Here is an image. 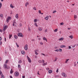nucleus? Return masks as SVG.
I'll use <instances>...</instances> for the list:
<instances>
[{
	"label": "nucleus",
	"mask_w": 78,
	"mask_h": 78,
	"mask_svg": "<svg viewBox=\"0 0 78 78\" xmlns=\"http://www.w3.org/2000/svg\"><path fill=\"white\" fill-rule=\"evenodd\" d=\"M62 75L64 78H66L67 77V74L64 72H62Z\"/></svg>",
	"instance_id": "nucleus-2"
},
{
	"label": "nucleus",
	"mask_w": 78,
	"mask_h": 78,
	"mask_svg": "<svg viewBox=\"0 0 78 78\" xmlns=\"http://www.w3.org/2000/svg\"><path fill=\"white\" fill-rule=\"evenodd\" d=\"M60 48H66V46L65 45H62L60 46Z\"/></svg>",
	"instance_id": "nucleus-7"
},
{
	"label": "nucleus",
	"mask_w": 78,
	"mask_h": 78,
	"mask_svg": "<svg viewBox=\"0 0 78 78\" xmlns=\"http://www.w3.org/2000/svg\"><path fill=\"white\" fill-rule=\"evenodd\" d=\"M8 61H9V60H6V62H5V64H7V63H8Z\"/></svg>",
	"instance_id": "nucleus-38"
},
{
	"label": "nucleus",
	"mask_w": 78,
	"mask_h": 78,
	"mask_svg": "<svg viewBox=\"0 0 78 78\" xmlns=\"http://www.w3.org/2000/svg\"><path fill=\"white\" fill-rule=\"evenodd\" d=\"M15 25V23H13L12 26H14Z\"/></svg>",
	"instance_id": "nucleus-60"
},
{
	"label": "nucleus",
	"mask_w": 78,
	"mask_h": 78,
	"mask_svg": "<svg viewBox=\"0 0 78 78\" xmlns=\"http://www.w3.org/2000/svg\"><path fill=\"white\" fill-rule=\"evenodd\" d=\"M37 51H38V50H35V53L37 52Z\"/></svg>",
	"instance_id": "nucleus-51"
},
{
	"label": "nucleus",
	"mask_w": 78,
	"mask_h": 78,
	"mask_svg": "<svg viewBox=\"0 0 78 78\" xmlns=\"http://www.w3.org/2000/svg\"><path fill=\"white\" fill-rule=\"evenodd\" d=\"M54 51H57V52H58V51H59V49H56Z\"/></svg>",
	"instance_id": "nucleus-30"
},
{
	"label": "nucleus",
	"mask_w": 78,
	"mask_h": 78,
	"mask_svg": "<svg viewBox=\"0 0 78 78\" xmlns=\"http://www.w3.org/2000/svg\"><path fill=\"white\" fill-rule=\"evenodd\" d=\"M0 16L1 17H3V14H0Z\"/></svg>",
	"instance_id": "nucleus-42"
},
{
	"label": "nucleus",
	"mask_w": 78,
	"mask_h": 78,
	"mask_svg": "<svg viewBox=\"0 0 78 78\" xmlns=\"http://www.w3.org/2000/svg\"><path fill=\"white\" fill-rule=\"evenodd\" d=\"M7 19L9 20H11V17H10V16H8Z\"/></svg>",
	"instance_id": "nucleus-23"
},
{
	"label": "nucleus",
	"mask_w": 78,
	"mask_h": 78,
	"mask_svg": "<svg viewBox=\"0 0 78 78\" xmlns=\"http://www.w3.org/2000/svg\"><path fill=\"white\" fill-rule=\"evenodd\" d=\"M15 17H16V19H18V18H19V15H18V14H16V15Z\"/></svg>",
	"instance_id": "nucleus-15"
},
{
	"label": "nucleus",
	"mask_w": 78,
	"mask_h": 78,
	"mask_svg": "<svg viewBox=\"0 0 78 78\" xmlns=\"http://www.w3.org/2000/svg\"><path fill=\"white\" fill-rule=\"evenodd\" d=\"M16 44L17 46V47H19V46L17 44V43H16Z\"/></svg>",
	"instance_id": "nucleus-50"
},
{
	"label": "nucleus",
	"mask_w": 78,
	"mask_h": 78,
	"mask_svg": "<svg viewBox=\"0 0 78 78\" xmlns=\"http://www.w3.org/2000/svg\"><path fill=\"white\" fill-rule=\"evenodd\" d=\"M68 48H69L68 49H71V48H72V47H70V46H69L68 47Z\"/></svg>",
	"instance_id": "nucleus-44"
},
{
	"label": "nucleus",
	"mask_w": 78,
	"mask_h": 78,
	"mask_svg": "<svg viewBox=\"0 0 78 78\" xmlns=\"http://www.w3.org/2000/svg\"><path fill=\"white\" fill-rule=\"evenodd\" d=\"M8 28V26L5 25V24L4 25V28L3 29V31H5V30Z\"/></svg>",
	"instance_id": "nucleus-1"
},
{
	"label": "nucleus",
	"mask_w": 78,
	"mask_h": 78,
	"mask_svg": "<svg viewBox=\"0 0 78 78\" xmlns=\"http://www.w3.org/2000/svg\"><path fill=\"white\" fill-rule=\"evenodd\" d=\"M9 20L7 19L6 20V22L7 23H8V22H9Z\"/></svg>",
	"instance_id": "nucleus-37"
},
{
	"label": "nucleus",
	"mask_w": 78,
	"mask_h": 78,
	"mask_svg": "<svg viewBox=\"0 0 78 78\" xmlns=\"http://www.w3.org/2000/svg\"><path fill=\"white\" fill-rule=\"evenodd\" d=\"M55 12H56V10H54L53 12V13H55Z\"/></svg>",
	"instance_id": "nucleus-52"
},
{
	"label": "nucleus",
	"mask_w": 78,
	"mask_h": 78,
	"mask_svg": "<svg viewBox=\"0 0 78 78\" xmlns=\"http://www.w3.org/2000/svg\"><path fill=\"white\" fill-rule=\"evenodd\" d=\"M38 12L39 14H41V10H39L38 11Z\"/></svg>",
	"instance_id": "nucleus-45"
},
{
	"label": "nucleus",
	"mask_w": 78,
	"mask_h": 78,
	"mask_svg": "<svg viewBox=\"0 0 78 78\" xmlns=\"http://www.w3.org/2000/svg\"><path fill=\"white\" fill-rule=\"evenodd\" d=\"M34 25H35V26H36V27H38V26H37V23H34Z\"/></svg>",
	"instance_id": "nucleus-27"
},
{
	"label": "nucleus",
	"mask_w": 78,
	"mask_h": 78,
	"mask_svg": "<svg viewBox=\"0 0 78 78\" xmlns=\"http://www.w3.org/2000/svg\"><path fill=\"white\" fill-rule=\"evenodd\" d=\"M10 7H11V8H14V7L12 6V4H10Z\"/></svg>",
	"instance_id": "nucleus-18"
},
{
	"label": "nucleus",
	"mask_w": 78,
	"mask_h": 78,
	"mask_svg": "<svg viewBox=\"0 0 78 78\" xmlns=\"http://www.w3.org/2000/svg\"><path fill=\"white\" fill-rule=\"evenodd\" d=\"M29 5V3H28V2H26L25 4V6L26 7H27V5Z\"/></svg>",
	"instance_id": "nucleus-11"
},
{
	"label": "nucleus",
	"mask_w": 78,
	"mask_h": 78,
	"mask_svg": "<svg viewBox=\"0 0 78 78\" xmlns=\"http://www.w3.org/2000/svg\"><path fill=\"white\" fill-rule=\"evenodd\" d=\"M22 60H20L18 62V63H19V64H20V63H22Z\"/></svg>",
	"instance_id": "nucleus-32"
},
{
	"label": "nucleus",
	"mask_w": 78,
	"mask_h": 78,
	"mask_svg": "<svg viewBox=\"0 0 78 78\" xmlns=\"http://www.w3.org/2000/svg\"><path fill=\"white\" fill-rule=\"evenodd\" d=\"M58 70H59V69H57V70L56 71V73H58Z\"/></svg>",
	"instance_id": "nucleus-47"
},
{
	"label": "nucleus",
	"mask_w": 78,
	"mask_h": 78,
	"mask_svg": "<svg viewBox=\"0 0 78 78\" xmlns=\"http://www.w3.org/2000/svg\"><path fill=\"white\" fill-rule=\"evenodd\" d=\"M11 37H12V35H9V39H11Z\"/></svg>",
	"instance_id": "nucleus-33"
},
{
	"label": "nucleus",
	"mask_w": 78,
	"mask_h": 78,
	"mask_svg": "<svg viewBox=\"0 0 78 78\" xmlns=\"http://www.w3.org/2000/svg\"><path fill=\"white\" fill-rule=\"evenodd\" d=\"M76 66V64H74V66H75H75Z\"/></svg>",
	"instance_id": "nucleus-64"
},
{
	"label": "nucleus",
	"mask_w": 78,
	"mask_h": 78,
	"mask_svg": "<svg viewBox=\"0 0 78 78\" xmlns=\"http://www.w3.org/2000/svg\"><path fill=\"white\" fill-rule=\"evenodd\" d=\"M46 69L47 70H49V68H46Z\"/></svg>",
	"instance_id": "nucleus-54"
},
{
	"label": "nucleus",
	"mask_w": 78,
	"mask_h": 78,
	"mask_svg": "<svg viewBox=\"0 0 78 78\" xmlns=\"http://www.w3.org/2000/svg\"><path fill=\"white\" fill-rule=\"evenodd\" d=\"M69 61V59H66L65 62V63L66 64H67V62H68V61Z\"/></svg>",
	"instance_id": "nucleus-17"
},
{
	"label": "nucleus",
	"mask_w": 78,
	"mask_h": 78,
	"mask_svg": "<svg viewBox=\"0 0 78 78\" xmlns=\"http://www.w3.org/2000/svg\"><path fill=\"white\" fill-rule=\"evenodd\" d=\"M4 68H5L6 69H8V67H7V65H6V64H4Z\"/></svg>",
	"instance_id": "nucleus-8"
},
{
	"label": "nucleus",
	"mask_w": 78,
	"mask_h": 78,
	"mask_svg": "<svg viewBox=\"0 0 78 78\" xmlns=\"http://www.w3.org/2000/svg\"><path fill=\"white\" fill-rule=\"evenodd\" d=\"M28 45L27 44H26L25 45V46L24 47V49L25 50H28Z\"/></svg>",
	"instance_id": "nucleus-6"
},
{
	"label": "nucleus",
	"mask_w": 78,
	"mask_h": 78,
	"mask_svg": "<svg viewBox=\"0 0 78 78\" xmlns=\"http://www.w3.org/2000/svg\"><path fill=\"white\" fill-rule=\"evenodd\" d=\"M57 61V60L55 59V60H54V62H55V61Z\"/></svg>",
	"instance_id": "nucleus-62"
},
{
	"label": "nucleus",
	"mask_w": 78,
	"mask_h": 78,
	"mask_svg": "<svg viewBox=\"0 0 78 78\" xmlns=\"http://www.w3.org/2000/svg\"><path fill=\"white\" fill-rule=\"evenodd\" d=\"M13 23L16 24V20H14L13 21Z\"/></svg>",
	"instance_id": "nucleus-22"
},
{
	"label": "nucleus",
	"mask_w": 78,
	"mask_h": 78,
	"mask_svg": "<svg viewBox=\"0 0 78 78\" xmlns=\"http://www.w3.org/2000/svg\"><path fill=\"white\" fill-rule=\"evenodd\" d=\"M1 78H5V77H4V75H1Z\"/></svg>",
	"instance_id": "nucleus-31"
},
{
	"label": "nucleus",
	"mask_w": 78,
	"mask_h": 78,
	"mask_svg": "<svg viewBox=\"0 0 78 78\" xmlns=\"http://www.w3.org/2000/svg\"><path fill=\"white\" fill-rule=\"evenodd\" d=\"M18 36H20V37H23V35H22L21 33H20L18 34Z\"/></svg>",
	"instance_id": "nucleus-5"
},
{
	"label": "nucleus",
	"mask_w": 78,
	"mask_h": 78,
	"mask_svg": "<svg viewBox=\"0 0 78 78\" xmlns=\"http://www.w3.org/2000/svg\"><path fill=\"white\" fill-rule=\"evenodd\" d=\"M2 3L0 2V9L1 8V7H2Z\"/></svg>",
	"instance_id": "nucleus-39"
},
{
	"label": "nucleus",
	"mask_w": 78,
	"mask_h": 78,
	"mask_svg": "<svg viewBox=\"0 0 78 78\" xmlns=\"http://www.w3.org/2000/svg\"><path fill=\"white\" fill-rule=\"evenodd\" d=\"M14 75L15 76H19V73L17 72H16L15 73Z\"/></svg>",
	"instance_id": "nucleus-4"
},
{
	"label": "nucleus",
	"mask_w": 78,
	"mask_h": 78,
	"mask_svg": "<svg viewBox=\"0 0 78 78\" xmlns=\"http://www.w3.org/2000/svg\"><path fill=\"white\" fill-rule=\"evenodd\" d=\"M13 73V71L12 70V69H11L10 72V74H12V73Z\"/></svg>",
	"instance_id": "nucleus-21"
},
{
	"label": "nucleus",
	"mask_w": 78,
	"mask_h": 78,
	"mask_svg": "<svg viewBox=\"0 0 78 78\" xmlns=\"http://www.w3.org/2000/svg\"><path fill=\"white\" fill-rule=\"evenodd\" d=\"M27 58L28 60V62L30 63H31V59H30V58L28 56H27Z\"/></svg>",
	"instance_id": "nucleus-3"
},
{
	"label": "nucleus",
	"mask_w": 78,
	"mask_h": 78,
	"mask_svg": "<svg viewBox=\"0 0 78 78\" xmlns=\"http://www.w3.org/2000/svg\"><path fill=\"white\" fill-rule=\"evenodd\" d=\"M74 19H76L77 18V16L76 15H74Z\"/></svg>",
	"instance_id": "nucleus-36"
},
{
	"label": "nucleus",
	"mask_w": 78,
	"mask_h": 78,
	"mask_svg": "<svg viewBox=\"0 0 78 78\" xmlns=\"http://www.w3.org/2000/svg\"><path fill=\"white\" fill-rule=\"evenodd\" d=\"M40 44L41 45H43V43L42 42H41L40 43Z\"/></svg>",
	"instance_id": "nucleus-53"
},
{
	"label": "nucleus",
	"mask_w": 78,
	"mask_h": 78,
	"mask_svg": "<svg viewBox=\"0 0 78 78\" xmlns=\"http://www.w3.org/2000/svg\"><path fill=\"white\" fill-rule=\"evenodd\" d=\"M38 30L40 31H42V28H41V27H39L38 28Z\"/></svg>",
	"instance_id": "nucleus-9"
},
{
	"label": "nucleus",
	"mask_w": 78,
	"mask_h": 78,
	"mask_svg": "<svg viewBox=\"0 0 78 78\" xmlns=\"http://www.w3.org/2000/svg\"><path fill=\"white\" fill-rule=\"evenodd\" d=\"M2 74L3 73L2 72V71H1L0 70V75H2Z\"/></svg>",
	"instance_id": "nucleus-40"
},
{
	"label": "nucleus",
	"mask_w": 78,
	"mask_h": 78,
	"mask_svg": "<svg viewBox=\"0 0 78 78\" xmlns=\"http://www.w3.org/2000/svg\"><path fill=\"white\" fill-rule=\"evenodd\" d=\"M59 77V76L58 75H56L55 76V78H58Z\"/></svg>",
	"instance_id": "nucleus-43"
},
{
	"label": "nucleus",
	"mask_w": 78,
	"mask_h": 78,
	"mask_svg": "<svg viewBox=\"0 0 78 78\" xmlns=\"http://www.w3.org/2000/svg\"><path fill=\"white\" fill-rule=\"evenodd\" d=\"M21 54L22 55H25V52L24 51H22L21 52Z\"/></svg>",
	"instance_id": "nucleus-10"
},
{
	"label": "nucleus",
	"mask_w": 78,
	"mask_h": 78,
	"mask_svg": "<svg viewBox=\"0 0 78 78\" xmlns=\"http://www.w3.org/2000/svg\"><path fill=\"white\" fill-rule=\"evenodd\" d=\"M55 49H57V48H57V47H55Z\"/></svg>",
	"instance_id": "nucleus-57"
},
{
	"label": "nucleus",
	"mask_w": 78,
	"mask_h": 78,
	"mask_svg": "<svg viewBox=\"0 0 78 78\" xmlns=\"http://www.w3.org/2000/svg\"><path fill=\"white\" fill-rule=\"evenodd\" d=\"M35 54L36 55H38V53H37V52H35Z\"/></svg>",
	"instance_id": "nucleus-55"
},
{
	"label": "nucleus",
	"mask_w": 78,
	"mask_h": 78,
	"mask_svg": "<svg viewBox=\"0 0 78 78\" xmlns=\"http://www.w3.org/2000/svg\"><path fill=\"white\" fill-rule=\"evenodd\" d=\"M44 32L46 33V32H47V29H46L44 30Z\"/></svg>",
	"instance_id": "nucleus-46"
},
{
	"label": "nucleus",
	"mask_w": 78,
	"mask_h": 78,
	"mask_svg": "<svg viewBox=\"0 0 78 78\" xmlns=\"http://www.w3.org/2000/svg\"><path fill=\"white\" fill-rule=\"evenodd\" d=\"M59 51L60 52H62V49H61V48H59Z\"/></svg>",
	"instance_id": "nucleus-20"
},
{
	"label": "nucleus",
	"mask_w": 78,
	"mask_h": 78,
	"mask_svg": "<svg viewBox=\"0 0 78 78\" xmlns=\"http://www.w3.org/2000/svg\"><path fill=\"white\" fill-rule=\"evenodd\" d=\"M60 25H64V23H60Z\"/></svg>",
	"instance_id": "nucleus-41"
},
{
	"label": "nucleus",
	"mask_w": 78,
	"mask_h": 78,
	"mask_svg": "<svg viewBox=\"0 0 78 78\" xmlns=\"http://www.w3.org/2000/svg\"><path fill=\"white\" fill-rule=\"evenodd\" d=\"M14 37L15 38V39H17L18 38L17 36L16 35L14 36Z\"/></svg>",
	"instance_id": "nucleus-29"
},
{
	"label": "nucleus",
	"mask_w": 78,
	"mask_h": 78,
	"mask_svg": "<svg viewBox=\"0 0 78 78\" xmlns=\"http://www.w3.org/2000/svg\"><path fill=\"white\" fill-rule=\"evenodd\" d=\"M34 9V10H36V7H34V8H33Z\"/></svg>",
	"instance_id": "nucleus-34"
},
{
	"label": "nucleus",
	"mask_w": 78,
	"mask_h": 78,
	"mask_svg": "<svg viewBox=\"0 0 78 78\" xmlns=\"http://www.w3.org/2000/svg\"><path fill=\"white\" fill-rule=\"evenodd\" d=\"M2 42L1 41H0V45H2Z\"/></svg>",
	"instance_id": "nucleus-61"
},
{
	"label": "nucleus",
	"mask_w": 78,
	"mask_h": 78,
	"mask_svg": "<svg viewBox=\"0 0 78 78\" xmlns=\"http://www.w3.org/2000/svg\"><path fill=\"white\" fill-rule=\"evenodd\" d=\"M73 37L72 35L69 36V37H70V38H71V39H73Z\"/></svg>",
	"instance_id": "nucleus-26"
},
{
	"label": "nucleus",
	"mask_w": 78,
	"mask_h": 78,
	"mask_svg": "<svg viewBox=\"0 0 78 78\" xmlns=\"http://www.w3.org/2000/svg\"><path fill=\"white\" fill-rule=\"evenodd\" d=\"M37 19H35L34 20V22H37Z\"/></svg>",
	"instance_id": "nucleus-25"
},
{
	"label": "nucleus",
	"mask_w": 78,
	"mask_h": 78,
	"mask_svg": "<svg viewBox=\"0 0 78 78\" xmlns=\"http://www.w3.org/2000/svg\"><path fill=\"white\" fill-rule=\"evenodd\" d=\"M54 32H57V31H58V29H56L54 30Z\"/></svg>",
	"instance_id": "nucleus-28"
},
{
	"label": "nucleus",
	"mask_w": 78,
	"mask_h": 78,
	"mask_svg": "<svg viewBox=\"0 0 78 78\" xmlns=\"http://www.w3.org/2000/svg\"><path fill=\"white\" fill-rule=\"evenodd\" d=\"M48 17H49V16H47L45 18V20H48Z\"/></svg>",
	"instance_id": "nucleus-19"
},
{
	"label": "nucleus",
	"mask_w": 78,
	"mask_h": 78,
	"mask_svg": "<svg viewBox=\"0 0 78 78\" xmlns=\"http://www.w3.org/2000/svg\"><path fill=\"white\" fill-rule=\"evenodd\" d=\"M38 40H41V38H38Z\"/></svg>",
	"instance_id": "nucleus-56"
},
{
	"label": "nucleus",
	"mask_w": 78,
	"mask_h": 78,
	"mask_svg": "<svg viewBox=\"0 0 78 78\" xmlns=\"http://www.w3.org/2000/svg\"><path fill=\"white\" fill-rule=\"evenodd\" d=\"M47 65V62H46L45 63H43L42 64L43 66H46Z\"/></svg>",
	"instance_id": "nucleus-12"
},
{
	"label": "nucleus",
	"mask_w": 78,
	"mask_h": 78,
	"mask_svg": "<svg viewBox=\"0 0 78 78\" xmlns=\"http://www.w3.org/2000/svg\"><path fill=\"white\" fill-rule=\"evenodd\" d=\"M18 68H20V65H18Z\"/></svg>",
	"instance_id": "nucleus-49"
},
{
	"label": "nucleus",
	"mask_w": 78,
	"mask_h": 78,
	"mask_svg": "<svg viewBox=\"0 0 78 78\" xmlns=\"http://www.w3.org/2000/svg\"><path fill=\"white\" fill-rule=\"evenodd\" d=\"M42 62L43 63L44 62H45V61L44 60H42Z\"/></svg>",
	"instance_id": "nucleus-48"
},
{
	"label": "nucleus",
	"mask_w": 78,
	"mask_h": 78,
	"mask_svg": "<svg viewBox=\"0 0 78 78\" xmlns=\"http://www.w3.org/2000/svg\"><path fill=\"white\" fill-rule=\"evenodd\" d=\"M55 59L57 60V59H58V58H57V57H55Z\"/></svg>",
	"instance_id": "nucleus-58"
},
{
	"label": "nucleus",
	"mask_w": 78,
	"mask_h": 78,
	"mask_svg": "<svg viewBox=\"0 0 78 78\" xmlns=\"http://www.w3.org/2000/svg\"><path fill=\"white\" fill-rule=\"evenodd\" d=\"M43 39L44 41H46V42H47V40L46 38L44 37Z\"/></svg>",
	"instance_id": "nucleus-14"
},
{
	"label": "nucleus",
	"mask_w": 78,
	"mask_h": 78,
	"mask_svg": "<svg viewBox=\"0 0 78 78\" xmlns=\"http://www.w3.org/2000/svg\"><path fill=\"white\" fill-rule=\"evenodd\" d=\"M25 78V76H23L22 78Z\"/></svg>",
	"instance_id": "nucleus-59"
},
{
	"label": "nucleus",
	"mask_w": 78,
	"mask_h": 78,
	"mask_svg": "<svg viewBox=\"0 0 78 78\" xmlns=\"http://www.w3.org/2000/svg\"><path fill=\"white\" fill-rule=\"evenodd\" d=\"M10 78H12V76H10Z\"/></svg>",
	"instance_id": "nucleus-63"
},
{
	"label": "nucleus",
	"mask_w": 78,
	"mask_h": 78,
	"mask_svg": "<svg viewBox=\"0 0 78 78\" xmlns=\"http://www.w3.org/2000/svg\"><path fill=\"white\" fill-rule=\"evenodd\" d=\"M49 73H51L53 72L52 70H49L48 71Z\"/></svg>",
	"instance_id": "nucleus-16"
},
{
	"label": "nucleus",
	"mask_w": 78,
	"mask_h": 78,
	"mask_svg": "<svg viewBox=\"0 0 78 78\" xmlns=\"http://www.w3.org/2000/svg\"><path fill=\"white\" fill-rule=\"evenodd\" d=\"M42 60H39L38 61V62H39V63H42Z\"/></svg>",
	"instance_id": "nucleus-35"
},
{
	"label": "nucleus",
	"mask_w": 78,
	"mask_h": 78,
	"mask_svg": "<svg viewBox=\"0 0 78 78\" xmlns=\"http://www.w3.org/2000/svg\"><path fill=\"white\" fill-rule=\"evenodd\" d=\"M64 38L63 37H61L60 38H59L58 40L59 41H63L64 40Z\"/></svg>",
	"instance_id": "nucleus-13"
},
{
	"label": "nucleus",
	"mask_w": 78,
	"mask_h": 78,
	"mask_svg": "<svg viewBox=\"0 0 78 78\" xmlns=\"http://www.w3.org/2000/svg\"><path fill=\"white\" fill-rule=\"evenodd\" d=\"M28 31H31V29L30 28V27H28Z\"/></svg>",
	"instance_id": "nucleus-24"
}]
</instances>
